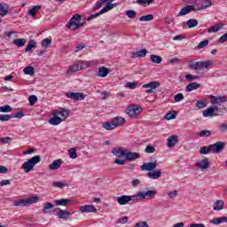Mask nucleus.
<instances>
[{"instance_id": "nucleus-37", "label": "nucleus", "mask_w": 227, "mask_h": 227, "mask_svg": "<svg viewBox=\"0 0 227 227\" xmlns=\"http://www.w3.org/2000/svg\"><path fill=\"white\" fill-rule=\"evenodd\" d=\"M141 192H138L137 194L129 195L130 201H143V197H141Z\"/></svg>"}, {"instance_id": "nucleus-36", "label": "nucleus", "mask_w": 227, "mask_h": 227, "mask_svg": "<svg viewBox=\"0 0 227 227\" xmlns=\"http://www.w3.org/2000/svg\"><path fill=\"white\" fill-rule=\"evenodd\" d=\"M210 152H212V147L211 145H208L201 147L199 151V153H200V155H208Z\"/></svg>"}, {"instance_id": "nucleus-2", "label": "nucleus", "mask_w": 227, "mask_h": 227, "mask_svg": "<svg viewBox=\"0 0 227 227\" xmlns=\"http://www.w3.org/2000/svg\"><path fill=\"white\" fill-rule=\"evenodd\" d=\"M86 20H88V19L83 18L82 15L74 14L67 22L66 27L68 29L71 27H73V29H81V27H83L84 24H86Z\"/></svg>"}, {"instance_id": "nucleus-47", "label": "nucleus", "mask_w": 227, "mask_h": 227, "mask_svg": "<svg viewBox=\"0 0 227 227\" xmlns=\"http://www.w3.org/2000/svg\"><path fill=\"white\" fill-rule=\"evenodd\" d=\"M187 27L192 29V27H196L198 26V20L192 19L187 21Z\"/></svg>"}, {"instance_id": "nucleus-16", "label": "nucleus", "mask_w": 227, "mask_h": 227, "mask_svg": "<svg viewBox=\"0 0 227 227\" xmlns=\"http://www.w3.org/2000/svg\"><path fill=\"white\" fill-rule=\"evenodd\" d=\"M79 70H82V61H78L76 64L69 67L67 74H74L79 72Z\"/></svg>"}, {"instance_id": "nucleus-4", "label": "nucleus", "mask_w": 227, "mask_h": 227, "mask_svg": "<svg viewBox=\"0 0 227 227\" xmlns=\"http://www.w3.org/2000/svg\"><path fill=\"white\" fill-rule=\"evenodd\" d=\"M105 3H106V6L100 10L99 12L91 14L87 18V20H93V19H97V17H99L103 13H107V12L113 10L114 8V4H113V0H103Z\"/></svg>"}, {"instance_id": "nucleus-59", "label": "nucleus", "mask_w": 227, "mask_h": 227, "mask_svg": "<svg viewBox=\"0 0 227 227\" xmlns=\"http://www.w3.org/2000/svg\"><path fill=\"white\" fill-rule=\"evenodd\" d=\"M126 15L129 17V19H136V12L133 10L127 11Z\"/></svg>"}, {"instance_id": "nucleus-48", "label": "nucleus", "mask_w": 227, "mask_h": 227, "mask_svg": "<svg viewBox=\"0 0 227 227\" xmlns=\"http://www.w3.org/2000/svg\"><path fill=\"white\" fill-rule=\"evenodd\" d=\"M140 22H149L150 20H153V15L148 14L145 16H142L139 18Z\"/></svg>"}, {"instance_id": "nucleus-18", "label": "nucleus", "mask_w": 227, "mask_h": 227, "mask_svg": "<svg viewBox=\"0 0 227 227\" xmlns=\"http://www.w3.org/2000/svg\"><path fill=\"white\" fill-rule=\"evenodd\" d=\"M191 12H196L194 5H187L184 7L179 13H177V17H183V15H187V13H191Z\"/></svg>"}, {"instance_id": "nucleus-13", "label": "nucleus", "mask_w": 227, "mask_h": 227, "mask_svg": "<svg viewBox=\"0 0 227 227\" xmlns=\"http://www.w3.org/2000/svg\"><path fill=\"white\" fill-rule=\"evenodd\" d=\"M197 168H200L202 171H207L210 168V161L208 158H205L202 160L196 163Z\"/></svg>"}, {"instance_id": "nucleus-35", "label": "nucleus", "mask_w": 227, "mask_h": 227, "mask_svg": "<svg viewBox=\"0 0 227 227\" xmlns=\"http://www.w3.org/2000/svg\"><path fill=\"white\" fill-rule=\"evenodd\" d=\"M152 63H155L156 65H160L162 63V57L159 55L152 54L150 56Z\"/></svg>"}, {"instance_id": "nucleus-20", "label": "nucleus", "mask_w": 227, "mask_h": 227, "mask_svg": "<svg viewBox=\"0 0 227 227\" xmlns=\"http://www.w3.org/2000/svg\"><path fill=\"white\" fill-rule=\"evenodd\" d=\"M148 54V51L146 49H142L138 51H133L131 52V58H145Z\"/></svg>"}, {"instance_id": "nucleus-61", "label": "nucleus", "mask_w": 227, "mask_h": 227, "mask_svg": "<svg viewBox=\"0 0 227 227\" xmlns=\"http://www.w3.org/2000/svg\"><path fill=\"white\" fill-rule=\"evenodd\" d=\"M145 153H153L155 152V147L153 145H147L145 149Z\"/></svg>"}, {"instance_id": "nucleus-56", "label": "nucleus", "mask_w": 227, "mask_h": 227, "mask_svg": "<svg viewBox=\"0 0 227 227\" xmlns=\"http://www.w3.org/2000/svg\"><path fill=\"white\" fill-rule=\"evenodd\" d=\"M12 118V115L9 114H0V121H10Z\"/></svg>"}, {"instance_id": "nucleus-14", "label": "nucleus", "mask_w": 227, "mask_h": 227, "mask_svg": "<svg viewBox=\"0 0 227 227\" xmlns=\"http://www.w3.org/2000/svg\"><path fill=\"white\" fill-rule=\"evenodd\" d=\"M215 111H219V109L217 108V106H211L207 108L206 110H203L202 114L204 118H208L210 116H216L215 114H214L215 113Z\"/></svg>"}, {"instance_id": "nucleus-25", "label": "nucleus", "mask_w": 227, "mask_h": 227, "mask_svg": "<svg viewBox=\"0 0 227 227\" xmlns=\"http://www.w3.org/2000/svg\"><path fill=\"white\" fill-rule=\"evenodd\" d=\"M62 164H63V161H61V160H55L51 164L49 165V169H51V171L59 169Z\"/></svg>"}, {"instance_id": "nucleus-3", "label": "nucleus", "mask_w": 227, "mask_h": 227, "mask_svg": "<svg viewBox=\"0 0 227 227\" xmlns=\"http://www.w3.org/2000/svg\"><path fill=\"white\" fill-rule=\"evenodd\" d=\"M42 158L40 157V155L34 156L27 161H25L22 164L21 168L25 171V173H29L33 171V169H35V166H36V164H38V162H40Z\"/></svg>"}, {"instance_id": "nucleus-62", "label": "nucleus", "mask_w": 227, "mask_h": 227, "mask_svg": "<svg viewBox=\"0 0 227 227\" xmlns=\"http://www.w3.org/2000/svg\"><path fill=\"white\" fill-rule=\"evenodd\" d=\"M52 186L53 187H59L60 189H63V187H65V183L59 182V181L53 182Z\"/></svg>"}, {"instance_id": "nucleus-11", "label": "nucleus", "mask_w": 227, "mask_h": 227, "mask_svg": "<svg viewBox=\"0 0 227 227\" xmlns=\"http://www.w3.org/2000/svg\"><path fill=\"white\" fill-rule=\"evenodd\" d=\"M53 113H55L57 116L59 114L62 118V121H65V120L70 116V110L63 107H59L58 110L53 111Z\"/></svg>"}, {"instance_id": "nucleus-34", "label": "nucleus", "mask_w": 227, "mask_h": 227, "mask_svg": "<svg viewBox=\"0 0 227 227\" xmlns=\"http://www.w3.org/2000/svg\"><path fill=\"white\" fill-rule=\"evenodd\" d=\"M224 207V201L223 200H216L214 204L213 210H216L219 212L220 210H223Z\"/></svg>"}, {"instance_id": "nucleus-31", "label": "nucleus", "mask_w": 227, "mask_h": 227, "mask_svg": "<svg viewBox=\"0 0 227 227\" xmlns=\"http://www.w3.org/2000/svg\"><path fill=\"white\" fill-rule=\"evenodd\" d=\"M8 4H0V17H4L8 15Z\"/></svg>"}, {"instance_id": "nucleus-60", "label": "nucleus", "mask_w": 227, "mask_h": 227, "mask_svg": "<svg viewBox=\"0 0 227 227\" xmlns=\"http://www.w3.org/2000/svg\"><path fill=\"white\" fill-rule=\"evenodd\" d=\"M175 102H182L184 100V94L178 93L174 97Z\"/></svg>"}, {"instance_id": "nucleus-6", "label": "nucleus", "mask_w": 227, "mask_h": 227, "mask_svg": "<svg viewBox=\"0 0 227 227\" xmlns=\"http://www.w3.org/2000/svg\"><path fill=\"white\" fill-rule=\"evenodd\" d=\"M38 201V196L32 197L30 199H20L13 202L14 207H29V205H33V203H36Z\"/></svg>"}, {"instance_id": "nucleus-27", "label": "nucleus", "mask_w": 227, "mask_h": 227, "mask_svg": "<svg viewBox=\"0 0 227 227\" xmlns=\"http://www.w3.org/2000/svg\"><path fill=\"white\" fill-rule=\"evenodd\" d=\"M223 223H227L226 216L215 217L210 220V223L215 225L223 224Z\"/></svg>"}, {"instance_id": "nucleus-43", "label": "nucleus", "mask_w": 227, "mask_h": 227, "mask_svg": "<svg viewBox=\"0 0 227 227\" xmlns=\"http://www.w3.org/2000/svg\"><path fill=\"white\" fill-rule=\"evenodd\" d=\"M26 75H35V67L31 66H27L23 70Z\"/></svg>"}, {"instance_id": "nucleus-42", "label": "nucleus", "mask_w": 227, "mask_h": 227, "mask_svg": "<svg viewBox=\"0 0 227 227\" xmlns=\"http://www.w3.org/2000/svg\"><path fill=\"white\" fill-rule=\"evenodd\" d=\"M227 25L226 23H215V25H213L212 27H210L208 29H226Z\"/></svg>"}, {"instance_id": "nucleus-28", "label": "nucleus", "mask_w": 227, "mask_h": 227, "mask_svg": "<svg viewBox=\"0 0 227 227\" xmlns=\"http://www.w3.org/2000/svg\"><path fill=\"white\" fill-rule=\"evenodd\" d=\"M70 215H72V214L67 210L60 209L58 213L59 219H64V221H67Z\"/></svg>"}, {"instance_id": "nucleus-64", "label": "nucleus", "mask_w": 227, "mask_h": 227, "mask_svg": "<svg viewBox=\"0 0 227 227\" xmlns=\"http://www.w3.org/2000/svg\"><path fill=\"white\" fill-rule=\"evenodd\" d=\"M219 43H224V42H227V33L224 34L223 35H222L220 38H219Z\"/></svg>"}, {"instance_id": "nucleus-10", "label": "nucleus", "mask_w": 227, "mask_h": 227, "mask_svg": "<svg viewBox=\"0 0 227 227\" xmlns=\"http://www.w3.org/2000/svg\"><path fill=\"white\" fill-rule=\"evenodd\" d=\"M160 86V82H150L149 83H145L142 86V88H149L145 90V93H153V90H157Z\"/></svg>"}, {"instance_id": "nucleus-38", "label": "nucleus", "mask_w": 227, "mask_h": 227, "mask_svg": "<svg viewBox=\"0 0 227 227\" xmlns=\"http://www.w3.org/2000/svg\"><path fill=\"white\" fill-rule=\"evenodd\" d=\"M31 49H36V41L30 40L25 49V52H29Z\"/></svg>"}, {"instance_id": "nucleus-21", "label": "nucleus", "mask_w": 227, "mask_h": 227, "mask_svg": "<svg viewBox=\"0 0 227 227\" xmlns=\"http://www.w3.org/2000/svg\"><path fill=\"white\" fill-rule=\"evenodd\" d=\"M126 152L127 151L123 147H114L112 150V153L113 155H115V157H121V156L125 157Z\"/></svg>"}, {"instance_id": "nucleus-57", "label": "nucleus", "mask_w": 227, "mask_h": 227, "mask_svg": "<svg viewBox=\"0 0 227 227\" xmlns=\"http://www.w3.org/2000/svg\"><path fill=\"white\" fill-rule=\"evenodd\" d=\"M69 157L70 159H77V153L75 148L69 149Z\"/></svg>"}, {"instance_id": "nucleus-39", "label": "nucleus", "mask_w": 227, "mask_h": 227, "mask_svg": "<svg viewBox=\"0 0 227 227\" xmlns=\"http://www.w3.org/2000/svg\"><path fill=\"white\" fill-rule=\"evenodd\" d=\"M200 88V83L192 82L186 86L185 91H193V90H198Z\"/></svg>"}, {"instance_id": "nucleus-58", "label": "nucleus", "mask_w": 227, "mask_h": 227, "mask_svg": "<svg viewBox=\"0 0 227 227\" xmlns=\"http://www.w3.org/2000/svg\"><path fill=\"white\" fill-rule=\"evenodd\" d=\"M12 141V137H5L0 138V143H3L4 145H10V142Z\"/></svg>"}, {"instance_id": "nucleus-17", "label": "nucleus", "mask_w": 227, "mask_h": 227, "mask_svg": "<svg viewBox=\"0 0 227 227\" xmlns=\"http://www.w3.org/2000/svg\"><path fill=\"white\" fill-rule=\"evenodd\" d=\"M141 192V197H142V200H150V198H153L156 194H157V191L155 190H149L147 192Z\"/></svg>"}, {"instance_id": "nucleus-5", "label": "nucleus", "mask_w": 227, "mask_h": 227, "mask_svg": "<svg viewBox=\"0 0 227 227\" xmlns=\"http://www.w3.org/2000/svg\"><path fill=\"white\" fill-rule=\"evenodd\" d=\"M142 112L143 108L137 105H131L126 109L127 114L129 116V118H132L133 120H136V118H137V115L141 114Z\"/></svg>"}, {"instance_id": "nucleus-15", "label": "nucleus", "mask_w": 227, "mask_h": 227, "mask_svg": "<svg viewBox=\"0 0 227 227\" xmlns=\"http://www.w3.org/2000/svg\"><path fill=\"white\" fill-rule=\"evenodd\" d=\"M157 168L156 162H145L141 167V171H153V169Z\"/></svg>"}, {"instance_id": "nucleus-53", "label": "nucleus", "mask_w": 227, "mask_h": 227, "mask_svg": "<svg viewBox=\"0 0 227 227\" xmlns=\"http://www.w3.org/2000/svg\"><path fill=\"white\" fill-rule=\"evenodd\" d=\"M155 0H137V4H140L141 6H145V4H152V3H154Z\"/></svg>"}, {"instance_id": "nucleus-49", "label": "nucleus", "mask_w": 227, "mask_h": 227, "mask_svg": "<svg viewBox=\"0 0 227 227\" xmlns=\"http://www.w3.org/2000/svg\"><path fill=\"white\" fill-rule=\"evenodd\" d=\"M12 111H13V108L10 105L0 106V113H12Z\"/></svg>"}, {"instance_id": "nucleus-51", "label": "nucleus", "mask_w": 227, "mask_h": 227, "mask_svg": "<svg viewBox=\"0 0 227 227\" xmlns=\"http://www.w3.org/2000/svg\"><path fill=\"white\" fill-rule=\"evenodd\" d=\"M209 41L207 39L201 41L197 46L196 49L200 51V49H205L207 45H208Z\"/></svg>"}, {"instance_id": "nucleus-30", "label": "nucleus", "mask_w": 227, "mask_h": 227, "mask_svg": "<svg viewBox=\"0 0 227 227\" xmlns=\"http://www.w3.org/2000/svg\"><path fill=\"white\" fill-rule=\"evenodd\" d=\"M114 125L116 127H121V125L125 124V118L123 117H115L112 120Z\"/></svg>"}, {"instance_id": "nucleus-63", "label": "nucleus", "mask_w": 227, "mask_h": 227, "mask_svg": "<svg viewBox=\"0 0 227 227\" xmlns=\"http://www.w3.org/2000/svg\"><path fill=\"white\" fill-rule=\"evenodd\" d=\"M134 227H150L146 222H138Z\"/></svg>"}, {"instance_id": "nucleus-45", "label": "nucleus", "mask_w": 227, "mask_h": 227, "mask_svg": "<svg viewBox=\"0 0 227 227\" xmlns=\"http://www.w3.org/2000/svg\"><path fill=\"white\" fill-rule=\"evenodd\" d=\"M13 44L17 47H24L26 45V39L20 38L13 41Z\"/></svg>"}, {"instance_id": "nucleus-19", "label": "nucleus", "mask_w": 227, "mask_h": 227, "mask_svg": "<svg viewBox=\"0 0 227 227\" xmlns=\"http://www.w3.org/2000/svg\"><path fill=\"white\" fill-rule=\"evenodd\" d=\"M51 114H52V118H51V119L49 120L50 125L57 126V125H59V123H61V121H63V120L61 119V117H59V116L55 114V112H52Z\"/></svg>"}, {"instance_id": "nucleus-7", "label": "nucleus", "mask_w": 227, "mask_h": 227, "mask_svg": "<svg viewBox=\"0 0 227 227\" xmlns=\"http://www.w3.org/2000/svg\"><path fill=\"white\" fill-rule=\"evenodd\" d=\"M212 65L210 60L207 61H198V62H192L189 64V68L191 70H201V68H208V67Z\"/></svg>"}, {"instance_id": "nucleus-12", "label": "nucleus", "mask_w": 227, "mask_h": 227, "mask_svg": "<svg viewBox=\"0 0 227 227\" xmlns=\"http://www.w3.org/2000/svg\"><path fill=\"white\" fill-rule=\"evenodd\" d=\"M124 157H125V160H127L128 162H132L134 160H137V159H139L141 157V154H139L138 153H132V152L126 151Z\"/></svg>"}, {"instance_id": "nucleus-23", "label": "nucleus", "mask_w": 227, "mask_h": 227, "mask_svg": "<svg viewBox=\"0 0 227 227\" xmlns=\"http://www.w3.org/2000/svg\"><path fill=\"white\" fill-rule=\"evenodd\" d=\"M80 212H82V214L90 213V212H97V208L91 205L81 206Z\"/></svg>"}, {"instance_id": "nucleus-55", "label": "nucleus", "mask_w": 227, "mask_h": 227, "mask_svg": "<svg viewBox=\"0 0 227 227\" xmlns=\"http://www.w3.org/2000/svg\"><path fill=\"white\" fill-rule=\"evenodd\" d=\"M28 101L30 106H35V104H36V102H38V98L35 95H31L28 98Z\"/></svg>"}, {"instance_id": "nucleus-40", "label": "nucleus", "mask_w": 227, "mask_h": 227, "mask_svg": "<svg viewBox=\"0 0 227 227\" xmlns=\"http://www.w3.org/2000/svg\"><path fill=\"white\" fill-rule=\"evenodd\" d=\"M103 129H106V130H114L116 129V126H114V122H104L102 125Z\"/></svg>"}, {"instance_id": "nucleus-52", "label": "nucleus", "mask_w": 227, "mask_h": 227, "mask_svg": "<svg viewBox=\"0 0 227 227\" xmlns=\"http://www.w3.org/2000/svg\"><path fill=\"white\" fill-rule=\"evenodd\" d=\"M176 114H177L175 111L173 113L169 112L165 115V120H175V118H176Z\"/></svg>"}, {"instance_id": "nucleus-26", "label": "nucleus", "mask_w": 227, "mask_h": 227, "mask_svg": "<svg viewBox=\"0 0 227 227\" xmlns=\"http://www.w3.org/2000/svg\"><path fill=\"white\" fill-rule=\"evenodd\" d=\"M148 178H151L152 180H159L160 176H162V172L160 171H153L147 173Z\"/></svg>"}, {"instance_id": "nucleus-29", "label": "nucleus", "mask_w": 227, "mask_h": 227, "mask_svg": "<svg viewBox=\"0 0 227 227\" xmlns=\"http://www.w3.org/2000/svg\"><path fill=\"white\" fill-rule=\"evenodd\" d=\"M109 75V69L106 67H100L98 68V77H107Z\"/></svg>"}, {"instance_id": "nucleus-44", "label": "nucleus", "mask_w": 227, "mask_h": 227, "mask_svg": "<svg viewBox=\"0 0 227 227\" xmlns=\"http://www.w3.org/2000/svg\"><path fill=\"white\" fill-rule=\"evenodd\" d=\"M54 208V204L52 203H46L43 208V212L44 214H51V209Z\"/></svg>"}, {"instance_id": "nucleus-32", "label": "nucleus", "mask_w": 227, "mask_h": 227, "mask_svg": "<svg viewBox=\"0 0 227 227\" xmlns=\"http://www.w3.org/2000/svg\"><path fill=\"white\" fill-rule=\"evenodd\" d=\"M68 203H72V200H70L68 199H62V200H55V205H57V207H67V205H68Z\"/></svg>"}, {"instance_id": "nucleus-22", "label": "nucleus", "mask_w": 227, "mask_h": 227, "mask_svg": "<svg viewBox=\"0 0 227 227\" xmlns=\"http://www.w3.org/2000/svg\"><path fill=\"white\" fill-rule=\"evenodd\" d=\"M116 201L119 205H127V203H130V195H121V197H117Z\"/></svg>"}, {"instance_id": "nucleus-46", "label": "nucleus", "mask_w": 227, "mask_h": 227, "mask_svg": "<svg viewBox=\"0 0 227 227\" xmlns=\"http://www.w3.org/2000/svg\"><path fill=\"white\" fill-rule=\"evenodd\" d=\"M51 43H52V40L49 38H45L41 42V45L43 47V49H49Z\"/></svg>"}, {"instance_id": "nucleus-8", "label": "nucleus", "mask_w": 227, "mask_h": 227, "mask_svg": "<svg viewBox=\"0 0 227 227\" xmlns=\"http://www.w3.org/2000/svg\"><path fill=\"white\" fill-rule=\"evenodd\" d=\"M210 146H211V152L213 153H221V152H223V150H224V148L226 146V143L218 141L213 145H210Z\"/></svg>"}, {"instance_id": "nucleus-24", "label": "nucleus", "mask_w": 227, "mask_h": 227, "mask_svg": "<svg viewBox=\"0 0 227 227\" xmlns=\"http://www.w3.org/2000/svg\"><path fill=\"white\" fill-rule=\"evenodd\" d=\"M168 144H167V146L168 148H172V146H175L176 143H178V137L177 136H175V135H172L170 136L168 139Z\"/></svg>"}, {"instance_id": "nucleus-33", "label": "nucleus", "mask_w": 227, "mask_h": 227, "mask_svg": "<svg viewBox=\"0 0 227 227\" xmlns=\"http://www.w3.org/2000/svg\"><path fill=\"white\" fill-rule=\"evenodd\" d=\"M200 7L199 8V10H205L212 6V2L210 0H200Z\"/></svg>"}, {"instance_id": "nucleus-1", "label": "nucleus", "mask_w": 227, "mask_h": 227, "mask_svg": "<svg viewBox=\"0 0 227 227\" xmlns=\"http://www.w3.org/2000/svg\"><path fill=\"white\" fill-rule=\"evenodd\" d=\"M209 98L211 101V104H213V106H217V109L215 111V116H223V114H224V112L226 111V106H222L221 107H219V106H221V104L227 102V98L226 96H218L215 97L214 95H210Z\"/></svg>"}, {"instance_id": "nucleus-41", "label": "nucleus", "mask_w": 227, "mask_h": 227, "mask_svg": "<svg viewBox=\"0 0 227 227\" xmlns=\"http://www.w3.org/2000/svg\"><path fill=\"white\" fill-rule=\"evenodd\" d=\"M40 10H42V5H35L33 9L28 10V15L35 17V15H36V12H40Z\"/></svg>"}, {"instance_id": "nucleus-54", "label": "nucleus", "mask_w": 227, "mask_h": 227, "mask_svg": "<svg viewBox=\"0 0 227 227\" xmlns=\"http://www.w3.org/2000/svg\"><path fill=\"white\" fill-rule=\"evenodd\" d=\"M195 106L198 107V109H205V107H207V103L201 100H198Z\"/></svg>"}, {"instance_id": "nucleus-50", "label": "nucleus", "mask_w": 227, "mask_h": 227, "mask_svg": "<svg viewBox=\"0 0 227 227\" xmlns=\"http://www.w3.org/2000/svg\"><path fill=\"white\" fill-rule=\"evenodd\" d=\"M212 131L208 129H204L199 133L200 137H210Z\"/></svg>"}, {"instance_id": "nucleus-9", "label": "nucleus", "mask_w": 227, "mask_h": 227, "mask_svg": "<svg viewBox=\"0 0 227 227\" xmlns=\"http://www.w3.org/2000/svg\"><path fill=\"white\" fill-rule=\"evenodd\" d=\"M66 97L71 98V100H84L86 98V96L82 92H67Z\"/></svg>"}]
</instances>
